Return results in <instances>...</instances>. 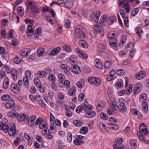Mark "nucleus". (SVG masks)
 Returning a JSON list of instances; mask_svg holds the SVG:
<instances>
[{
	"instance_id": "5",
	"label": "nucleus",
	"mask_w": 149,
	"mask_h": 149,
	"mask_svg": "<svg viewBox=\"0 0 149 149\" xmlns=\"http://www.w3.org/2000/svg\"><path fill=\"white\" fill-rule=\"evenodd\" d=\"M8 116L12 118H16L17 120L20 122L25 121L26 116L23 113H19L17 112L10 111L8 113Z\"/></svg>"
},
{
	"instance_id": "13",
	"label": "nucleus",
	"mask_w": 149,
	"mask_h": 149,
	"mask_svg": "<svg viewBox=\"0 0 149 149\" xmlns=\"http://www.w3.org/2000/svg\"><path fill=\"white\" fill-rule=\"evenodd\" d=\"M119 111L121 113L126 112L127 111V108L125 105L124 102H121L118 105V108Z\"/></svg>"
},
{
	"instance_id": "35",
	"label": "nucleus",
	"mask_w": 149,
	"mask_h": 149,
	"mask_svg": "<svg viewBox=\"0 0 149 149\" xmlns=\"http://www.w3.org/2000/svg\"><path fill=\"white\" fill-rule=\"evenodd\" d=\"M147 97L146 94L144 93H143L141 94L139 97V100L140 101H146Z\"/></svg>"
},
{
	"instance_id": "40",
	"label": "nucleus",
	"mask_w": 149,
	"mask_h": 149,
	"mask_svg": "<svg viewBox=\"0 0 149 149\" xmlns=\"http://www.w3.org/2000/svg\"><path fill=\"white\" fill-rule=\"evenodd\" d=\"M10 98V95L8 94H5L2 95L1 99L2 101H7Z\"/></svg>"
},
{
	"instance_id": "22",
	"label": "nucleus",
	"mask_w": 149,
	"mask_h": 149,
	"mask_svg": "<svg viewBox=\"0 0 149 149\" xmlns=\"http://www.w3.org/2000/svg\"><path fill=\"white\" fill-rule=\"evenodd\" d=\"M116 21V18L114 16H111L108 18L107 20V22L108 24L110 25Z\"/></svg>"
},
{
	"instance_id": "57",
	"label": "nucleus",
	"mask_w": 149,
	"mask_h": 149,
	"mask_svg": "<svg viewBox=\"0 0 149 149\" xmlns=\"http://www.w3.org/2000/svg\"><path fill=\"white\" fill-rule=\"evenodd\" d=\"M35 31L34 28H29V36L33 35Z\"/></svg>"
},
{
	"instance_id": "64",
	"label": "nucleus",
	"mask_w": 149,
	"mask_h": 149,
	"mask_svg": "<svg viewBox=\"0 0 149 149\" xmlns=\"http://www.w3.org/2000/svg\"><path fill=\"white\" fill-rule=\"evenodd\" d=\"M21 141V139L19 137H17L14 141V144L15 146H17Z\"/></svg>"
},
{
	"instance_id": "46",
	"label": "nucleus",
	"mask_w": 149,
	"mask_h": 149,
	"mask_svg": "<svg viewBox=\"0 0 149 149\" xmlns=\"http://www.w3.org/2000/svg\"><path fill=\"white\" fill-rule=\"evenodd\" d=\"M139 9L138 8H134L131 13V15L133 16H135L138 13Z\"/></svg>"
},
{
	"instance_id": "54",
	"label": "nucleus",
	"mask_w": 149,
	"mask_h": 149,
	"mask_svg": "<svg viewBox=\"0 0 149 149\" xmlns=\"http://www.w3.org/2000/svg\"><path fill=\"white\" fill-rule=\"evenodd\" d=\"M111 63L110 61H106L104 63V66L105 68H109L111 66Z\"/></svg>"
},
{
	"instance_id": "4",
	"label": "nucleus",
	"mask_w": 149,
	"mask_h": 149,
	"mask_svg": "<svg viewBox=\"0 0 149 149\" xmlns=\"http://www.w3.org/2000/svg\"><path fill=\"white\" fill-rule=\"evenodd\" d=\"M74 33L77 34L79 40L85 39L86 30L82 26H77L75 29Z\"/></svg>"
},
{
	"instance_id": "61",
	"label": "nucleus",
	"mask_w": 149,
	"mask_h": 149,
	"mask_svg": "<svg viewBox=\"0 0 149 149\" xmlns=\"http://www.w3.org/2000/svg\"><path fill=\"white\" fill-rule=\"evenodd\" d=\"M108 125H113V126L111 127V128L113 130H117L119 128L118 125H116V123H108Z\"/></svg>"
},
{
	"instance_id": "52",
	"label": "nucleus",
	"mask_w": 149,
	"mask_h": 149,
	"mask_svg": "<svg viewBox=\"0 0 149 149\" xmlns=\"http://www.w3.org/2000/svg\"><path fill=\"white\" fill-rule=\"evenodd\" d=\"M72 133L70 132H69L67 134V139L69 142H70L72 141Z\"/></svg>"
},
{
	"instance_id": "55",
	"label": "nucleus",
	"mask_w": 149,
	"mask_h": 149,
	"mask_svg": "<svg viewBox=\"0 0 149 149\" xmlns=\"http://www.w3.org/2000/svg\"><path fill=\"white\" fill-rule=\"evenodd\" d=\"M44 128V130L42 131V134L43 135H45L47 133L48 130L47 125H45V127H43V129Z\"/></svg>"
},
{
	"instance_id": "38",
	"label": "nucleus",
	"mask_w": 149,
	"mask_h": 149,
	"mask_svg": "<svg viewBox=\"0 0 149 149\" xmlns=\"http://www.w3.org/2000/svg\"><path fill=\"white\" fill-rule=\"evenodd\" d=\"M76 92V87L75 86H73L72 88L69 91L68 93L69 95L72 96Z\"/></svg>"
},
{
	"instance_id": "8",
	"label": "nucleus",
	"mask_w": 149,
	"mask_h": 149,
	"mask_svg": "<svg viewBox=\"0 0 149 149\" xmlns=\"http://www.w3.org/2000/svg\"><path fill=\"white\" fill-rule=\"evenodd\" d=\"M139 129L141 134L146 135L149 132L145 124L144 123H141L139 126Z\"/></svg>"
},
{
	"instance_id": "6",
	"label": "nucleus",
	"mask_w": 149,
	"mask_h": 149,
	"mask_svg": "<svg viewBox=\"0 0 149 149\" xmlns=\"http://www.w3.org/2000/svg\"><path fill=\"white\" fill-rule=\"evenodd\" d=\"M118 6L124 8L127 13H129L130 9L129 4L125 0H119Z\"/></svg>"
},
{
	"instance_id": "2",
	"label": "nucleus",
	"mask_w": 149,
	"mask_h": 149,
	"mask_svg": "<svg viewBox=\"0 0 149 149\" xmlns=\"http://www.w3.org/2000/svg\"><path fill=\"white\" fill-rule=\"evenodd\" d=\"M2 128L1 130H3L5 132H8L9 135L11 136H14L18 134V131L16 130V126L14 123H12L10 125V127L9 130L8 125L6 123H3L2 126Z\"/></svg>"
},
{
	"instance_id": "23",
	"label": "nucleus",
	"mask_w": 149,
	"mask_h": 149,
	"mask_svg": "<svg viewBox=\"0 0 149 149\" xmlns=\"http://www.w3.org/2000/svg\"><path fill=\"white\" fill-rule=\"evenodd\" d=\"M61 49L60 47H56L53 49L49 54V55L54 56L57 55L60 51Z\"/></svg>"
},
{
	"instance_id": "48",
	"label": "nucleus",
	"mask_w": 149,
	"mask_h": 149,
	"mask_svg": "<svg viewBox=\"0 0 149 149\" xmlns=\"http://www.w3.org/2000/svg\"><path fill=\"white\" fill-rule=\"evenodd\" d=\"M64 50H65L68 52H70L71 51V49L70 47L68 45H64L63 47Z\"/></svg>"
},
{
	"instance_id": "1",
	"label": "nucleus",
	"mask_w": 149,
	"mask_h": 149,
	"mask_svg": "<svg viewBox=\"0 0 149 149\" xmlns=\"http://www.w3.org/2000/svg\"><path fill=\"white\" fill-rule=\"evenodd\" d=\"M27 70L25 72L26 76L23 78V80H19L18 81V83L16 84H12L11 85V89L14 93H18L21 89L20 85H23L24 87L26 88H28V76Z\"/></svg>"
},
{
	"instance_id": "14",
	"label": "nucleus",
	"mask_w": 149,
	"mask_h": 149,
	"mask_svg": "<svg viewBox=\"0 0 149 149\" xmlns=\"http://www.w3.org/2000/svg\"><path fill=\"white\" fill-rule=\"evenodd\" d=\"M94 28L95 32L99 33L102 36H104V29L102 27H100L98 25H96L95 26Z\"/></svg>"
},
{
	"instance_id": "9",
	"label": "nucleus",
	"mask_w": 149,
	"mask_h": 149,
	"mask_svg": "<svg viewBox=\"0 0 149 149\" xmlns=\"http://www.w3.org/2000/svg\"><path fill=\"white\" fill-rule=\"evenodd\" d=\"M34 82L37 87L39 89L40 91L41 92H45L44 88L41 85L40 81L38 78H36L34 79Z\"/></svg>"
},
{
	"instance_id": "63",
	"label": "nucleus",
	"mask_w": 149,
	"mask_h": 149,
	"mask_svg": "<svg viewBox=\"0 0 149 149\" xmlns=\"http://www.w3.org/2000/svg\"><path fill=\"white\" fill-rule=\"evenodd\" d=\"M95 78L94 77H90L88 78V81L90 83L93 84V82L95 81Z\"/></svg>"
},
{
	"instance_id": "30",
	"label": "nucleus",
	"mask_w": 149,
	"mask_h": 149,
	"mask_svg": "<svg viewBox=\"0 0 149 149\" xmlns=\"http://www.w3.org/2000/svg\"><path fill=\"white\" fill-rule=\"evenodd\" d=\"M9 83V79L7 77L5 78L3 83V87L4 89H6L8 88Z\"/></svg>"
},
{
	"instance_id": "15",
	"label": "nucleus",
	"mask_w": 149,
	"mask_h": 149,
	"mask_svg": "<svg viewBox=\"0 0 149 149\" xmlns=\"http://www.w3.org/2000/svg\"><path fill=\"white\" fill-rule=\"evenodd\" d=\"M15 104V101L13 100H10L8 101L5 104V107L7 109H10L14 106Z\"/></svg>"
},
{
	"instance_id": "36",
	"label": "nucleus",
	"mask_w": 149,
	"mask_h": 149,
	"mask_svg": "<svg viewBox=\"0 0 149 149\" xmlns=\"http://www.w3.org/2000/svg\"><path fill=\"white\" fill-rule=\"evenodd\" d=\"M73 124L75 126L77 127H80L83 125V122L82 121H80L77 120H74L73 122Z\"/></svg>"
},
{
	"instance_id": "31",
	"label": "nucleus",
	"mask_w": 149,
	"mask_h": 149,
	"mask_svg": "<svg viewBox=\"0 0 149 149\" xmlns=\"http://www.w3.org/2000/svg\"><path fill=\"white\" fill-rule=\"evenodd\" d=\"M44 53V49L42 47H40L37 50V55L39 57L42 56Z\"/></svg>"
},
{
	"instance_id": "62",
	"label": "nucleus",
	"mask_w": 149,
	"mask_h": 149,
	"mask_svg": "<svg viewBox=\"0 0 149 149\" xmlns=\"http://www.w3.org/2000/svg\"><path fill=\"white\" fill-rule=\"evenodd\" d=\"M115 111V110H113V109H112L111 107H110L107 110V112L108 115L111 116L113 114V112Z\"/></svg>"
},
{
	"instance_id": "7",
	"label": "nucleus",
	"mask_w": 149,
	"mask_h": 149,
	"mask_svg": "<svg viewBox=\"0 0 149 149\" xmlns=\"http://www.w3.org/2000/svg\"><path fill=\"white\" fill-rule=\"evenodd\" d=\"M47 125L46 121L44 120L43 118L41 117L38 118L35 121V125H39L38 127L40 129H43V127H45Z\"/></svg>"
},
{
	"instance_id": "16",
	"label": "nucleus",
	"mask_w": 149,
	"mask_h": 149,
	"mask_svg": "<svg viewBox=\"0 0 149 149\" xmlns=\"http://www.w3.org/2000/svg\"><path fill=\"white\" fill-rule=\"evenodd\" d=\"M76 64H73L72 72L75 74H79L81 72L80 68Z\"/></svg>"
},
{
	"instance_id": "56",
	"label": "nucleus",
	"mask_w": 149,
	"mask_h": 149,
	"mask_svg": "<svg viewBox=\"0 0 149 149\" xmlns=\"http://www.w3.org/2000/svg\"><path fill=\"white\" fill-rule=\"evenodd\" d=\"M68 107H67L66 106H65V109L66 110L65 112V113L67 116L68 117H71L72 115V114L71 112L68 109Z\"/></svg>"
},
{
	"instance_id": "58",
	"label": "nucleus",
	"mask_w": 149,
	"mask_h": 149,
	"mask_svg": "<svg viewBox=\"0 0 149 149\" xmlns=\"http://www.w3.org/2000/svg\"><path fill=\"white\" fill-rule=\"evenodd\" d=\"M71 22L68 19L65 21V26L68 29L70 28V27Z\"/></svg>"
},
{
	"instance_id": "37",
	"label": "nucleus",
	"mask_w": 149,
	"mask_h": 149,
	"mask_svg": "<svg viewBox=\"0 0 149 149\" xmlns=\"http://www.w3.org/2000/svg\"><path fill=\"white\" fill-rule=\"evenodd\" d=\"M85 106V104H82L81 106L78 107L76 109V112L78 113H79L84 109Z\"/></svg>"
},
{
	"instance_id": "59",
	"label": "nucleus",
	"mask_w": 149,
	"mask_h": 149,
	"mask_svg": "<svg viewBox=\"0 0 149 149\" xmlns=\"http://www.w3.org/2000/svg\"><path fill=\"white\" fill-rule=\"evenodd\" d=\"M105 46L103 44L101 43L99 45L97 48L99 49L100 51H103L105 48Z\"/></svg>"
},
{
	"instance_id": "28",
	"label": "nucleus",
	"mask_w": 149,
	"mask_h": 149,
	"mask_svg": "<svg viewBox=\"0 0 149 149\" xmlns=\"http://www.w3.org/2000/svg\"><path fill=\"white\" fill-rule=\"evenodd\" d=\"M17 10L18 12V15L20 16H23L24 13V11L23 8L19 6L17 8Z\"/></svg>"
},
{
	"instance_id": "51",
	"label": "nucleus",
	"mask_w": 149,
	"mask_h": 149,
	"mask_svg": "<svg viewBox=\"0 0 149 149\" xmlns=\"http://www.w3.org/2000/svg\"><path fill=\"white\" fill-rule=\"evenodd\" d=\"M100 117L102 119L104 120H107L108 118V116L107 114L103 112L101 113Z\"/></svg>"
},
{
	"instance_id": "21",
	"label": "nucleus",
	"mask_w": 149,
	"mask_h": 149,
	"mask_svg": "<svg viewBox=\"0 0 149 149\" xmlns=\"http://www.w3.org/2000/svg\"><path fill=\"white\" fill-rule=\"evenodd\" d=\"M110 107L112 109H113V110L117 111L118 107V102L116 100L113 101L110 105Z\"/></svg>"
},
{
	"instance_id": "3",
	"label": "nucleus",
	"mask_w": 149,
	"mask_h": 149,
	"mask_svg": "<svg viewBox=\"0 0 149 149\" xmlns=\"http://www.w3.org/2000/svg\"><path fill=\"white\" fill-rule=\"evenodd\" d=\"M29 9L32 14H39L41 10L38 7V3L36 2L29 0Z\"/></svg>"
},
{
	"instance_id": "19",
	"label": "nucleus",
	"mask_w": 149,
	"mask_h": 149,
	"mask_svg": "<svg viewBox=\"0 0 149 149\" xmlns=\"http://www.w3.org/2000/svg\"><path fill=\"white\" fill-rule=\"evenodd\" d=\"M70 63L73 65L77 64L78 62V58L77 57L74 55H72L70 57Z\"/></svg>"
},
{
	"instance_id": "20",
	"label": "nucleus",
	"mask_w": 149,
	"mask_h": 149,
	"mask_svg": "<svg viewBox=\"0 0 149 149\" xmlns=\"http://www.w3.org/2000/svg\"><path fill=\"white\" fill-rule=\"evenodd\" d=\"M145 74L146 72L144 71H140L136 74V77L138 79H141L145 77Z\"/></svg>"
},
{
	"instance_id": "41",
	"label": "nucleus",
	"mask_w": 149,
	"mask_h": 149,
	"mask_svg": "<svg viewBox=\"0 0 149 149\" xmlns=\"http://www.w3.org/2000/svg\"><path fill=\"white\" fill-rule=\"evenodd\" d=\"M88 131L87 127L85 126L82 127L80 130L81 133L84 134H86L88 132Z\"/></svg>"
},
{
	"instance_id": "44",
	"label": "nucleus",
	"mask_w": 149,
	"mask_h": 149,
	"mask_svg": "<svg viewBox=\"0 0 149 149\" xmlns=\"http://www.w3.org/2000/svg\"><path fill=\"white\" fill-rule=\"evenodd\" d=\"M22 61V59L19 56H17L14 59V62L17 64L20 63Z\"/></svg>"
},
{
	"instance_id": "17",
	"label": "nucleus",
	"mask_w": 149,
	"mask_h": 149,
	"mask_svg": "<svg viewBox=\"0 0 149 149\" xmlns=\"http://www.w3.org/2000/svg\"><path fill=\"white\" fill-rule=\"evenodd\" d=\"M100 14V12L99 11L93 13L92 15V18L94 21L96 22H98Z\"/></svg>"
},
{
	"instance_id": "43",
	"label": "nucleus",
	"mask_w": 149,
	"mask_h": 149,
	"mask_svg": "<svg viewBox=\"0 0 149 149\" xmlns=\"http://www.w3.org/2000/svg\"><path fill=\"white\" fill-rule=\"evenodd\" d=\"M93 109V107L92 105H88L85 107V111L86 113L88 112L91 111H90L92 110Z\"/></svg>"
},
{
	"instance_id": "10",
	"label": "nucleus",
	"mask_w": 149,
	"mask_h": 149,
	"mask_svg": "<svg viewBox=\"0 0 149 149\" xmlns=\"http://www.w3.org/2000/svg\"><path fill=\"white\" fill-rule=\"evenodd\" d=\"M36 116L35 115H32L29 117V126L33 127L35 124Z\"/></svg>"
},
{
	"instance_id": "12",
	"label": "nucleus",
	"mask_w": 149,
	"mask_h": 149,
	"mask_svg": "<svg viewBox=\"0 0 149 149\" xmlns=\"http://www.w3.org/2000/svg\"><path fill=\"white\" fill-rule=\"evenodd\" d=\"M142 87V85L141 83L136 84L134 87V94L139 93L141 91Z\"/></svg>"
},
{
	"instance_id": "27",
	"label": "nucleus",
	"mask_w": 149,
	"mask_h": 149,
	"mask_svg": "<svg viewBox=\"0 0 149 149\" xmlns=\"http://www.w3.org/2000/svg\"><path fill=\"white\" fill-rule=\"evenodd\" d=\"M28 54V50L25 49L21 50L20 53V55L23 58H25L27 56Z\"/></svg>"
},
{
	"instance_id": "24",
	"label": "nucleus",
	"mask_w": 149,
	"mask_h": 149,
	"mask_svg": "<svg viewBox=\"0 0 149 149\" xmlns=\"http://www.w3.org/2000/svg\"><path fill=\"white\" fill-rule=\"evenodd\" d=\"M77 53L79 56L84 60H86L88 58V55L86 54L82 53L79 50H77Z\"/></svg>"
},
{
	"instance_id": "53",
	"label": "nucleus",
	"mask_w": 149,
	"mask_h": 149,
	"mask_svg": "<svg viewBox=\"0 0 149 149\" xmlns=\"http://www.w3.org/2000/svg\"><path fill=\"white\" fill-rule=\"evenodd\" d=\"M58 102L61 104H62L63 103L62 100L63 99V95L61 93H59L58 96Z\"/></svg>"
},
{
	"instance_id": "45",
	"label": "nucleus",
	"mask_w": 149,
	"mask_h": 149,
	"mask_svg": "<svg viewBox=\"0 0 149 149\" xmlns=\"http://www.w3.org/2000/svg\"><path fill=\"white\" fill-rule=\"evenodd\" d=\"M48 79L49 81L53 82L55 81L56 77L53 74H50L49 76Z\"/></svg>"
},
{
	"instance_id": "26",
	"label": "nucleus",
	"mask_w": 149,
	"mask_h": 149,
	"mask_svg": "<svg viewBox=\"0 0 149 149\" xmlns=\"http://www.w3.org/2000/svg\"><path fill=\"white\" fill-rule=\"evenodd\" d=\"M65 6L68 8H71L74 5V3L72 1H67L64 3Z\"/></svg>"
},
{
	"instance_id": "42",
	"label": "nucleus",
	"mask_w": 149,
	"mask_h": 149,
	"mask_svg": "<svg viewBox=\"0 0 149 149\" xmlns=\"http://www.w3.org/2000/svg\"><path fill=\"white\" fill-rule=\"evenodd\" d=\"M101 80L100 79L98 78H95V81L93 82V84L95 85L96 86H99L101 84Z\"/></svg>"
},
{
	"instance_id": "50",
	"label": "nucleus",
	"mask_w": 149,
	"mask_h": 149,
	"mask_svg": "<svg viewBox=\"0 0 149 149\" xmlns=\"http://www.w3.org/2000/svg\"><path fill=\"white\" fill-rule=\"evenodd\" d=\"M74 143L77 145H79L83 144L84 143V141H81L78 139H76L74 141Z\"/></svg>"
},
{
	"instance_id": "49",
	"label": "nucleus",
	"mask_w": 149,
	"mask_h": 149,
	"mask_svg": "<svg viewBox=\"0 0 149 149\" xmlns=\"http://www.w3.org/2000/svg\"><path fill=\"white\" fill-rule=\"evenodd\" d=\"M135 30L136 33L138 35L139 37H141V35L140 34V33L142 31L141 28L139 26H138L136 28Z\"/></svg>"
},
{
	"instance_id": "11",
	"label": "nucleus",
	"mask_w": 149,
	"mask_h": 149,
	"mask_svg": "<svg viewBox=\"0 0 149 149\" xmlns=\"http://www.w3.org/2000/svg\"><path fill=\"white\" fill-rule=\"evenodd\" d=\"M106 104V102L104 100L99 102L96 106L97 111H100L102 109L105 107Z\"/></svg>"
},
{
	"instance_id": "18",
	"label": "nucleus",
	"mask_w": 149,
	"mask_h": 149,
	"mask_svg": "<svg viewBox=\"0 0 149 149\" xmlns=\"http://www.w3.org/2000/svg\"><path fill=\"white\" fill-rule=\"evenodd\" d=\"M110 40L109 41V44L111 46L113 47H116L117 46V40L115 38H109Z\"/></svg>"
},
{
	"instance_id": "47",
	"label": "nucleus",
	"mask_w": 149,
	"mask_h": 149,
	"mask_svg": "<svg viewBox=\"0 0 149 149\" xmlns=\"http://www.w3.org/2000/svg\"><path fill=\"white\" fill-rule=\"evenodd\" d=\"M84 83H85L84 81H78L77 83V86L78 87L80 88H82L84 86Z\"/></svg>"
},
{
	"instance_id": "39",
	"label": "nucleus",
	"mask_w": 149,
	"mask_h": 149,
	"mask_svg": "<svg viewBox=\"0 0 149 149\" xmlns=\"http://www.w3.org/2000/svg\"><path fill=\"white\" fill-rule=\"evenodd\" d=\"M130 144L132 148L136 149L137 148L136 141L132 139L130 141Z\"/></svg>"
},
{
	"instance_id": "60",
	"label": "nucleus",
	"mask_w": 149,
	"mask_h": 149,
	"mask_svg": "<svg viewBox=\"0 0 149 149\" xmlns=\"http://www.w3.org/2000/svg\"><path fill=\"white\" fill-rule=\"evenodd\" d=\"M37 74L39 75V77L42 78L46 76L45 72V71H42L41 72L39 71L38 72Z\"/></svg>"
},
{
	"instance_id": "33",
	"label": "nucleus",
	"mask_w": 149,
	"mask_h": 149,
	"mask_svg": "<svg viewBox=\"0 0 149 149\" xmlns=\"http://www.w3.org/2000/svg\"><path fill=\"white\" fill-rule=\"evenodd\" d=\"M84 40H80L79 44L80 46L85 48H87L88 47V43L85 41Z\"/></svg>"
},
{
	"instance_id": "32",
	"label": "nucleus",
	"mask_w": 149,
	"mask_h": 149,
	"mask_svg": "<svg viewBox=\"0 0 149 149\" xmlns=\"http://www.w3.org/2000/svg\"><path fill=\"white\" fill-rule=\"evenodd\" d=\"M95 65L98 68H100L102 66V64L101 61L98 58H96L95 60Z\"/></svg>"
},
{
	"instance_id": "29",
	"label": "nucleus",
	"mask_w": 149,
	"mask_h": 149,
	"mask_svg": "<svg viewBox=\"0 0 149 149\" xmlns=\"http://www.w3.org/2000/svg\"><path fill=\"white\" fill-rule=\"evenodd\" d=\"M142 107L143 111L145 112L148 111V104L146 101H144L142 103Z\"/></svg>"
},
{
	"instance_id": "34",
	"label": "nucleus",
	"mask_w": 149,
	"mask_h": 149,
	"mask_svg": "<svg viewBox=\"0 0 149 149\" xmlns=\"http://www.w3.org/2000/svg\"><path fill=\"white\" fill-rule=\"evenodd\" d=\"M41 28L40 27H38L35 31L34 33L35 37L37 38L38 37L41 33Z\"/></svg>"
},
{
	"instance_id": "25",
	"label": "nucleus",
	"mask_w": 149,
	"mask_h": 149,
	"mask_svg": "<svg viewBox=\"0 0 149 149\" xmlns=\"http://www.w3.org/2000/svg\"><path fill=\"white\" fill-rule=\"evenodd\" d=\"M96 113L94 111H91L86 113L85 116L87 118H91L94 117L96 115Z\"/></svg>"
}]
</instances>
